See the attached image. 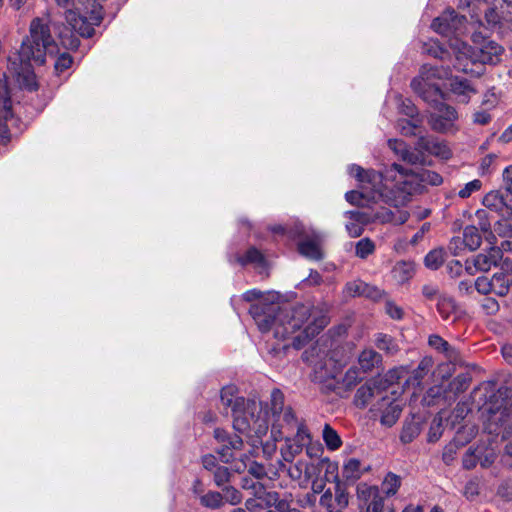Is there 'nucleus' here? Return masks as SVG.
I'll return each mask as SVG.
<instances>
[{
    "label": "nucleus",
    "instance_id": "f257e3e1",
    "mask_svg": "<svg viewBox=\"0 0 512 512\" xmlns=\"http://www.w3.org/2000/svg\"><path fill=\"white\" fill-rule=\"evenodd\" d=\"M242 299L246 302L258 301L251 305L249 313L260 331L267 332L273 329L275 338L286 339L305 325L304 329L293 338L292 346L295 349H301L329 322L327 316L316 315L312 306L308 304L282 307L274 300L264 297L258 289L246 291Z\"/></svg>",
    "mask_w": 512,
    "mask_h": 512
},
{
    "label": "nucleus",
    "instance_id": "f03ea898",
    "mask_svg": "<svg viewBox=\"0 0 512 512\" xmlns=\"http://www.w3.org/2000/svg\"><path fill=\"white\" fill-rule=\"evenodd\" d=\"M399 173L406 174V170L397 163H393L386 169L385 173H378L374 170H365L358 165L349 167V174L359 182V190H352L345 194L346 200L358 206H364L369 202H378L388 197L386 191L392 189L389 178Z\"/></svg>",
    "mask_w": 512,
    "mask_h": 512
},
{
    "label": "nucleus",
    "instance_id": "7ed1b4c3",
    "mask_svg": "<svg viewBox=\"0 0 512 512\" xmlns=\"http://www.w3.org/2000/svg\"><path fill=\"white\" fill-rule=\"evenodd\" d=\"M449 46L456 58L455 67L473 75L483 73V64H498L504 52V48L494 41H488L482 47L474 48L455 37L450 39Z\"/></svg>",
    "mask_w": 512,
    "mask_h": 512
},
{
    "label": "nucleus",
    "instance_id": "20e7f679",
    "mask_svg": "<svg viewBox=\"0 0 512 512\" xmlns=\"http://www.w3.org/2000/svg\"><path fill=\"white\" fill-rule=\"evenodd\" d=\"M52 20L49 14L34 18L29 27L27 36L18 52V59L33 61L36 65H43L47 54H54L57 45L51 35Z\"/></svg>",
    "mask_w": 512,
    "mask_h": 512
},
{
    "label": "nucleus",
    "instance_id": "39448f33",
    "mask_svg": "<svg viewBox=\"0 0 512 512\" xmlns=\"http://www.w3.org/2000/svg\"><path fill=\"white\" fill-rule=\"evenodd\" d=\"M65 9V18L72 30L83 37H91L94 27L100 25L102 7L96 0H55Z\"/></svg>",
    "mask_w": 512,
    "mask_h": 512
},
{
    "label": "nucleus",
    "instance_id": "423d86ee",
    "mask_svg": "<svg viewBox=\"0 0 512 512\" xmlns=\"http://www.w3.org/2000/svg\"><path fill=\"white\" fill-rule=\"evenodd\" d=\"M233 427L236 431L259 440L267 434L269 428L267 412L261 402L240 399L235 404Z\"/></svg>",
    "mask_w": 512,
    "mask_h": 512
},
{
    "label": "nucleus",
    "instance_id": "0eeeda50",
    "mask_svg": "<svg viewBox=\"0 0 512 512\" xmlns=\"http://www.w3.org/2000/svg\"><path fill=\"white\" fill-rule=\"evenodd\" d=\"M452 74L449 66L424 64L419 75L411 81V88L426 102H437L443 98L439 80L448 79Z\"/></svg>",
    "mask_w": 512,
    "mask_h": 512
},
{
    "label": "nucleus",
    "instance_id": "6e6552de",
    "mask_svg": "<svg viewBox=\"0 0 512 512\" xmlns=\"http://www.w3.org/2000/svg\"><path fill=\"white\" fill-rule=\"evenodd\" d=\"M485 25L504 36L512 23V0H485Z\"/></svg>",
    "mask_w": 512,
    "mask_h": 512
},
{
    "label": "nucleus",
    "instance_id": "1a4fd4ad",
    "mask_svg": "<svg viewBox=\"0 0 512 512\" xmlns=\"http://www.w3.org/2000/svg\"><path fill=\"white\" fill-rule=\"evenodd\" d=\"M434 105L435 111L429 115L428 123L438 133H448L456 130L458 113L454 107L447 105L440 100L429 102Z\"/></svg>",
    "mask_w": 512,
    "mask_h": 512
},
{
    "label": "nucleus",
    "instance_id": "9d476101",
    "mask_svg": "<svg viewBox=\"0 0 512 512\" xmlns=\"http://www.w3.org/2000/svg\"><path fill=\"white\" fill-rule=\"evenodd\" d=\"M402 411V403L398 400L397 392L386 390L371 407V412L381 415V423L392 426L398 420Z\"/></svg>",
    "mask_w": 512,
    "mask_h": 512
},
{
    "label": "nucleus",
    "instance_id": "9b49d317",
    "mask_svg": "<svg viewBox=\"0 0 512 512\" xmlns=\"http://www.w3.org/2000/svg\"><path fill=\"white\" fill-rule=\"evenodd\" d=\"M503 251L512 252V241L506 240L501 243V247H491L484 253L478 254L472 261L466 262V269L471 271L473 265L477 271H488L503 259Z\"/></svg>",
    "mask_w": 512,
    "mask_h": 512
},
{
    "label": "nucleus",
    "instance_id": "f8f14e48",
    "mask_svg": "<svg viewBox=\"0 0 512 512\" xmlns=\"http://www.w3.org/2000/svg\"><path fill=\"white\" fill-rule=\"evenodd\" d=\"M466 18L459 16L455 10L446 9L440 16L435 18L431 28L438 34L450 36L452 34H461L464 31Z\"/></svg>",
    "mask_w": 512,
    "mask_h": 512
},
{
    "label": "nucleus",
    "instance_id": "ddd939ff",
    "mask_svg": "<svg viewBox=\"0 0 512 512\" xmlns=\"http://www.w3.org/2000/svg\"><path fill=\"white\" fill-rule=\"evenodd\" d=\"M319 504L328 512H342L349 504V495L344 485L337 481L333 490L330 488L325 490L320 497Z\"/></svg>",
    "mask_w": 512,
    "mask_h": 512
},
{
    "label": "nucleus",
    "instance_id": "4468645a",
    "mask_svg": "<svg viewBox=\"0 0 512 512\" xmlns=\"http://www.w3.org/2000/svg\"><path fill=\"white\" fill-rule=\"evenodd\" d=\"M214 438L219 444H221V447L217 452L220 455L221 461L224 463H229L232 461L234 457L232 452L233 450L237 451L242 449V439L237 435H230L223 429L216 428L214 430Z\"/></svg>",
    "mask_w": 512,
    "mask_h": 512
},
{
    "label": "nucleus",
    "instance_id": "2eb2a0df",
    "mask_svg": "<svg viewBox=\"0 0 512 512\" xmlns=\"http://www.w3.org/2000/svg\"><path fill=\"white\" fill-rule=\"evenodd\" d=\"M416 149L445 160L452 156L447 143L433 136H420L416 142Z\"/></svg>",
    "mask_w": 512,
    "mask_h": 512
},
{
    "label": "nucleus",
    "instance_id": "dca6fc26",
    "mask_svg": "<svg viewBox=\"0 0 512 512\" xmlns=\"http://www.w3.org/2000/svg\"><path fill=\"white\" fill-rule=\"evenodd\" d=\"M385 391L386 390H381L375 382H366L357 389L354 395V404L358 408L363 409L370 404L372 399L377 398L378 400Z\"/></svg>",
    "mask_w": 512,
    "mask_h": 512
},
{
    "label": "nucleus",
    "instance_id": "f3484780",
    "mask_svg": "<svg viewBox=\"0 0 512 512\" xmlns=\"http://www.w3.org/2000/svg\"><path fill=\"white\" fill-rule=\"evenodd\" d=\"M20 63L12 62V69L17 75L18 82L26 89L33 91L37 89L35 74L32 70L33 61H24L19 59Z\"/></svg>",
    "mask_w": 512,
    "mask_h": 512
},
{
    "label": "nucleus",
    "instance_id": "a211bd4d",
    "mask_svg": "<svg viewBox=\"0 0 512 512\" xmlns=\"http://www.w3.org/2000/svg\"><path fill=\"white\" fill-rule=\"evenodd\" d=\"M415 275V264L412 261L401 260L395 263L391 270L393 280L403 285L408 283Z\"/></svg>",
    "mask_w": 512,
    "mask_h": 512
},
{
    "label": "nucleus",
    "instance_id": "6ab92c4d",
    "mask_svg": "<svg viewBox=\"0 0 512 512\" xmlns=\"http://www.w3.org/2000/svg\"><path fill=\"white\" fill-rule=\"evenodd\" d=\"M388 146L392 149L403 161L410 164H418L423 161V156L419 153L413 152L408 149L405 142L397 139L388 140Z\"/></svg>",
    "mask_w": 512,
    "mask_h": 512
},
{
    "label": "nucleus",
    "instance_id": "aec40b11",
    "mask_svg": "<svg viewBox=\"0 0 512 512\" xmlns=\"http://www.w3.org/2000/svg\"><path fill=\"white\" fill-rule=\"evenodd\" d=\"M299 252L310 259L319 260L322 258L321 252V237L314 235L313 237H307L298 244Z\"/></svg>",
    "mask_w": 512,
    "mask_h": 512
},
{
    "label": "nucleus",
    "instance_id": "412c9836",
    "mask_svg": "<svg viewBox=\"0 0 512 512\" xmlns=\"http://www.w3.org/2000/svg\"><path fill=\"white\" fill-rule=\"evenodd\" d=\"M382 363V356L372 348L364 349L358 356V365L363 373L372 372Z\"/></svg>",
    "mask_w": 512,
    "mask_h": 512
},
{
    "label": "nucleus",
    "instance_id": "4be33fe9",
    "mask_svg": "<svg viewBox=\"0 0 512 512\" xmlns=\"http://www.w3.org/2000/svg\"><path fill=\"white\" fill-rule=\"evenodd\" d=\"M428 344L431 348L444 354V356L450 361H456L458 359V351L441 336L437 334L430 335L428 338Z\"/></svg>",
    "mask_w": 512,
    "mask_h": 512
},
{
    "label": "nucleus",
    "instance_id": "5701e85b",
    "mask_svg": "<svg viewBox=\"0 0 512 512\" xmlns=\"http://www.w3.org/2000/svg\"><path fill=\"white\" fill-rule=\"evenodd\" d=\"M315 350L316 349L313 348L311 350L304 351V353L302 354V359L305 362L309 363L310 366L313 367L316 379H318L319 381H322L326 378L331 377L332 373L330 371H328V369L326 367V362H323L322 359H320V360L314 359V351Z\"/></svg>",
    "mask_w": 512,
    "mask_h": 512
},
{
    "label": "nucleus",
    "instance_id": "b1692460",
    "mask_svg": "<svg viewBox=\"0 0 512 512\" xmlns=\"http://www.w3.org/2000/svg\"><path fill=\"white\" fill-rule=\"evenodd\" d=\"M493 293L498 296H506L512 291V274L498 272L492 276Z\"/></svg>",
    "mask_w": 512,
    "mask_h": 512
},
{
    "label": "nucleus",
    "instance_id": "393cba45",
    "mask_svg": "<svg viewBox=\"0 0 512 512\" xmlns=\"http://www.w3.org/2000/svg\"><path fill=\"white\" fill-rule=\"evenodd\" d=\"M451 91L459 98L463 103H467L471 95L476 93V90L470 85L466 79L455 78L452 80Z\"/></svg>",
    "mask_w": 512,
    "mask_h": 512
},
{
    "label": "nucleus",
    "instance_id": "a878e982",
    "mask_svg": "<svg viewBox=\"0 0 512 512\" xmlns=\"http://www.w3.org/2000/svg\"><path fill=\"white\" fill-rule=\"evenodd\" d=\"M422 123L423 121L419 116L410 119H399L397 128L404 136H417L420 133Z\"/></svg>",
    "mask_w": 512,
    "mask_h": 512
},
{
    "label": "nucleus",
    "instance_id": "bb28decb",
    "mask_svg": "<svg viewBox=\"0 0 512 512\" xmlns=\"http://www.w3.org/2000/svg\"><path fill=\"white\" fill-rule=\"evenodd\" d=\"M482 243V236L479 233L476 225H469L464 228L463 231V244L464 247L470 251H474L480 247Z\"/></svg>",
    "mask_w": 512,
    "mask_h": 512
},
{
    "label": "nucleus",
    "instance_id": "cd10ccee",
    "mask_svg": "<svg viewBox=\"0 0 512 512\" xmlns=\"http://www.w3.org/2000/svg\"><path fill=\"white\" fill-rule=\"evenodd\" d=\"M437 310L444 320H454L456 317V303L452 297L446 294L437 301Z\"/></svg>",
    "mask_w": 512,
    "mask_h": 512
},
{
    "label": "nucleus",
    "instance_id": "c85d7f7f",
    "mask_svg": "<svg viewBox=\"0 0 512 512\" xmlns=\"http://www.w3.org/2000/svg\"><path fill=\"white\" fill-rule=\"evenodd\" d=\"M483 205L492 211L502 212L506 207L503 195L499 191H490L483 198Z\"/></svg>",
    "mask_w": 512,
    "mask_h": 512
},
{
    "label": "nucleus",
    "instance_id": "c756f323",
    "mask_svg": "<svg viewBox=\"0 0 512 512\" xmlns=\"http://www.w3.org/2000/svg\"><path fill=\"white\" fill-rule=\"evenodd\" d=\"M287 473L292 480H300L304 476L307 481L312 476L310 472V465L303 460H299L295 464L291 465L287 469Z\"/></svg>",
    "mask_w": 512,
    "mask_h": 512
},
{
    "label": "nucleus",
    "instance_id": "7c9ffc66",
    "mask_svg": "<svg viewBox=\"0 0 512 512\" xmlns=\"http://www.w3.org/2000/svg\"><path fill=\"white\" fill-rule=\"evenodd\" d=\"M237 262L245 266L247 264H255L257 266L265 265V258L263 254L256 249L255 247H251L247 250V252L243 256L237 257Z\"/></svg>",
    "mask_w": 512,
    "mask_h": 512
},
{
    "label": "nucleus",
    "instance_id": "2f4dec72",
    "mask_svg": "<svg viewBox=\"0 0 512 512\" xmlns=\"http://www.w3.org/2000/svg\"><path fill=\"white\" fill-rule=\"evenodd\" d=\"M322 437L327 448L331 451L339 449L342 445V440L339 434L329 424H325Z\"/></svg>",
    "mask_w": 512,
    "mask_h": 512
},
{
    "label": "nucleus",
    "instance_id": "473e14b6",
    "mask_svg": "<svg viewBox=\"0 0 512 512\" xmlns=\"http://www.w3.org/2000/svg\"><path fill=\"white\" fill-rule=\"evenodd\" d=\"M423 52L441 60H445L450 56L449 51L441 46L438 40H429L424 43Z\"/></svg>",
    "mask_w": 512,
    "mask_h": 512
},
{
    "label": "nucleus",
    "instance_id": "72a5a7b5",
    "mask_svg": "<svg viewBox=\"0 0 512 512\" xmlns=\"http://www.w3.org/2000/svg\"><path fill=\"white\" fill-rule=\"evenodd\" d=\"M237 389L235 386H226L221 390L220 400L225 408H231L232 415L234 414V408L236 402L244 397L236 396Z\"/></svg>",
    "mask_w": 512,
    "mask_h": 512
},
{
    "label": "nucleus",
    "instance_id": "f704fd0d",
    "mask_svg": "<svg viewBox=\"0 0 512 512\" xmlns=\"http://www.w3.org/2000/svg\"><path fill=\"white\" fill-rule=\"evenodd\" d=\"M487 410L490 414L489 421L495 423L496 425H503L506 422V419L509 416L510 412H512V404L510 405V407L490 406Z\"/></svg>",
    "mask_w": 512,
    "mask_h": 512
},
{
    "label": "nucleus",
    "instance_id": "c9c22d12",
    "mask_svg": "<svg viewBox=\"0 0 512 512\" xmlns=\"http://www.w3.org/2000/svg\"><path fill=\"white\" fill-rule=\"evenodd\" d=\"M445 252L443 249H433L424 258V264L428 269L437 270L444 263Z\"/></svg>",
    "mask_w": 512,
    "mask_h": 512
},
{
    "label": "nucleus",
    "instance_id": "e433bc0d",
    "mask_svg": "<svg viewBox=\"0 0 512 512\" xmlns=\"http://www.w3.org/2000/svg\"><path fill=\"white\" fill-rule=\"evenodd\" d=\"M375 345L378 349L383 350L388 354H395L398 351L397 344L393 338L387 334H377L375 338Z\"/></svg>",
    "mask_w": 512,
    "mask_h": 512
},
{
    "label": "nucleus",
    "instance_id": "4c0bfd02",
    "mask_svg": "<svg viewBox=\"0 0 512 512\" xmlns=\"http://www.w3.org/2000/svg\"><path fill=\"white\" fill-rule=\"evenodd\" d=\"M319 467L325 470V481H334L337 483L338 479V464L331 461L329 458H323L319 461Z\"/></svg>",
    "mask_w": 512,
    "mask_h": 512
},
{
    "label": "nucleus",
    "instance_id": "58836bf2",
    "mask_svg": "<svg viewBox=\"0 0 512 512\" xmlns=\"http://www.w3.org/2000/svg\"><path fill=\"white\" fill-rule=\"evenodd\" d=\"M375 243L370 238H362L355 245V255L361 259H366L375 251Z\"/></svg>",
    "mask_w": 512,
    "mask_h": 512
},
{
    "label": "nucleus",
    "instance_id": "ea45409f",
    "mask_svg": "<svg viewBox=\"0 0 512 512\" xmlns=\"http://www.w3.org/2000/svg\"><path fill=\"white\" fill-rule=\"evenodd\" d=\"M200 503L207 508L217 509L223 505V496L216 491H209L200 497Z\"/></svg>",
    "mask_w": 512,
    "mask_h": 512
},
{
    "label": "nucleus",
    "instance_id": "a19ab883",
    "mask_svg": "<svg viewBox=\"0 0 512 512\" xmlns=\"http://www.w3.org/2000/svg\"><path fill=\"white\" fill-rule=\"evenodd\" d=\"M361 476V462L351 458L343 466V477L346 479H358Z\"/></svg>",
    "mask_w": 512,
    "mask_h": 512
},
{
    "label": "nucleus",
    "instance_id": "79ce46f5",
    "mask_svg": "<svg viewBox=\"0 0 512 512\" xmlns=\"http://www.w3.org/2000/svg\"><path fill=\"white\" fill-rule=\"evenodd\" d=\"M302 450V447L287 438L285 446L281 448V456L285 462L291 463Z\"/></svg>",
    "mask_w": 512,
    "mask_h": 512
},
{
    "label": "nucleus",
    "instance_id": "37998d69",
    "mask_svg": "<svg viewBox=\"0 0 512 512\" xmlns=\"http://www.w3.org/2000/svg\"><path fill=\"white\" fill-rule=\"evenodd\" d=\"M401 485V479L399 476L393 473L387 474L383 483L382 489L387 496L395 495Z\"/></svg>",
    "mask_w": 512,
    "mask_h": 512
},
{
    "label": "nucleus",
    "instance_id": "c03bdc74",
    "mask_svg": "<svg viewBox=\"0 0 512 512\" xmlns=\"http://www.w3.org/2000/svg\"><path fill=\"white\" fill-rule=\"evenodd\" d=\"M255 496L258 497L259 501L262 502L263 508H273L274 504L276 503L279 494L274 491L266 492L263 490L261 486L258 487V491H255Z\"/></svg>",
    "mask_w": 512,
    "mask_h": 512
},
{
    "label": "nucleus",
    "instance_id": "a18cd8bd",
    "mask_svg": "<svg viewBox=\"0 0 512 512\" xmlns=\"http://www.w3.org/2000/svg\"><path fill=\"white\" fill-rule=\"evenodd\" d=\"M417 177L420 182L423 184H428L431 186H439L443 183V178L440 174L430 170H421Z\"/></svg>",
    "mask_w": 512,
    "mask_h": 512
},
{
    "label": "nucleus",
    "instance_id": "49530a36",
    "mask_svg": "<svg viewBox=\"0 0 512 512\" xmlns=\"http://www.w3.org/2000/svg\"><path fill=\"white\" fill-rule=\"evenodd\" d=\"M212 475L215 485L217 487H223L226 483L230 481L232 473L227 467L219 465L212 472Z\"/></svg>",
    "mask_w": 512,
    "mask_h": 512
},
{
    "label": "nucleus",
    "instance_id": "de8ad7c7",
    "mask_svg": "<svg viewBox=\"0 0 512 512\" xmlns=\"http://www.w3.org/2000/svg\"><path fill=\"white\" fill-rule=\"evenodd\" d=\"M475 222L477 223L478 230L483 233H488L491 230L490 215L486 209H478L475 212Z\"/></svg>",
    "mask_w": 512,
    "mask_h": 512
},
{
    "label": "nucleus",
    "instance_id": "09e8293b",
    "mask_svg": "<svg viewBox=\"0 0 512 512\" xmlns=\"http://www.w3.org/2000/svg\"><path fill=\"white\" fill-rule=\"evenodd\" d=\"M296 428V435L294 436V438L291 439V441L298 444L300 447L305 448L307 444H310L311 435L308 432L306 426L302 422H300Z\"/></svg>",
    "mask_w": 512,
    "mask_h": 512
},
{
    "label": "nucleus",
    "instance_id": "8fccbe9b",
    "mask_svg": "<svg viewBox=\"0 0 512 512\" xmlns=\"http://www.w3.org/2000/svg\"><path fill=\"white\" fill-rule=\"evenodd\" d=\"M422 296L429 301L439 300L444 294L441 293L439 286L436 283H426L421 288Z\"/></svg>",
    "mask_w": 512,
    "mask_h": 512
},
{
    "label": "nucleus",
    "instance_id": "3c124183",
    "mask_svg": "<svg viewBox=\"0 0 512 512\" xmlns=\"http://www.w3.org/2000/svg\"><path fill=\"white\" fill-rule=\"evenodd\" d=\"M284 395L279 389L271 392V411L273 415H280L284 409Z\"/></svg>",
    "mask_w": 512,
    "mask_h": 512
},
{
    "label": "nucleus",
    "instance_id": "603ef678",
    "mask_svg": "<svg viewBox=\"0 0 512 512\" xmlns=\"http://www.w3.org/2000/svg\"><path fill=\"white\" fill-rule=\"evenodd\" d=\"M482 188V181L474 179L464 185L458 192L457 195L461 199L469 198L473 193L478 192Z\"/></svg>",
    "mask_w": 512,
    "mask_h": 512
},
{
    "label": "nucleus",
    "instance_id": "864d4df0",
    "mask_svg": "<svg viewBox=\"0 0 512 512\" xmlns=\"http://www.w3.org/2000/svg\"><path fill=\"white\" fill-rule=\"evenodd\" d=\"M432 366L433 359L431 357H424L418 364V367L413 371L414 378L417 381L422 380L427 375Z\"/></svg>",
    "mask_w": 512,
    "mask_h": 512
},
{
    "label": "nucleus",
    "instance_id": "5fc2aeb1",
    "mask_svg": "<svg viewBox=\"0 0 512 512\" xmlns=\"http://www.w3.org/2000/svg\"><path fill=\"white\" fill-rule=\"evenodd\" d=\"M223 500L225 499L227 502H229L232 505H236L241 502L242 495L240 491H238L236 488L232 486H225L223 487Z\"/></svg>",
    "mask_w": 512,
    "mask_h": 512
},
{
    "label": "nucleus",
    "instance_id": "6e6d98bb",
    "mask_svg": "<svg viewBox=\"0 0 512 512\" xmlns=\"http://www.w3.org/2000/svg\"><path fill=\"white\" fill-rule=\"evenodd\" d=\"M384 295H385V292L383 290H381L380 288H378L374 285H370L365 282V288H363V293H362L363 297L377 301V300H380L381 298H383Z\"/></svg>",
    "mask_w": 512,
    "mask_h": 512
},
{
    "label": "nucleus",
    "instance_id": "4d7b16f0",
    "mask_svg": "<svg viewBox=\"0 0 512 512\" xmlns=\"http://www.w3.org/2000/svg\"><path fill=\"white\" fill-rule=\"evenodd\" d=\"M363 288H365V282L361 280H355L346 284L345 292L348 296L351 297L362 296Z\"/></svg>",
    "mask_w": 512,
    "mask_h": 512
},
{
    "label": "nucleus",
    "instance_id": "13d9d810",
    "mask_svg": "<svg viewBox=\"0 0 512 512\" xmlns=\"http://www.w3.org/2000/svg\"><path fill=\"white\" fill-rule=\"evenodd\" d=\"M470 378L465 374L457 375L451 382V387L456 393L465 391L469 386Z\"/></svg>",
    "mask_w": 512,
    "mask_h": 512
},
{
    "label": "nucleus",
    "instance_id": "bf43d9fd",
    "mask_svg": "<svg viewBox=\"0 0 512 512\" xmlns=\"http://www.w3.org/2000/svg\"><path fill=\"white\" fill-rule=\"evenodd\" d=\"M475 288L481 294H489L493 293L492 288V278L489 279L487 277H478L475 281Z\"/></svg>",
    "mask_w": 512,
    "mask_h": 512
},
{
    "label": "nucleus",
    "instance_id": "052dcab7",
    "mask_svg": "<svg viewBox=\"0 0 512 512\" xmlns=\"http://www.w3.org/2000/svg\"><path fill=\"white\" fill-rule=\"evenodd\" d=\"M73 59L68 53H62L55 61L54 67L58 73H61L72 65Z\"/></svg>",
    "mask_w": 512,
    "mask_h": 512
},
{
    "label": "nucleus",
    "instance_id": "680f3d73",
    "mask_svg": "<svg viewBox=\"0 0 512 512\" xmlns=\"http://www.w3.org/2000/svg\"><path fill=\"white\" fill-rule=\"evenodd\" d=\"M399 110H400V113H402L403 115H405L409 118L419 116L417 108L412 103V101L409 99L401 100V104L399 105Z\"/></svg>",
    "mask_w": 512,
    "mask_h": 512
},
{
    "label": "nucleus",
    "instance_id": "e2e57ef3",
    "mask_svg": "<svg viewBox=\"0 0 512 512\" xmlns=\"http://www.w3.org/2000/svg\"><path fill=\"white\" fill-rule=\"evenodd\" d=\"M360 380L359 370L355 367L349 368L343 378V383L347 387L356 385Z\"/></svg>",
    "mask_w": 512,
    "mask_h": 512
},
{
    "label": "nucleus",
    "instance_id": "0e129e2a",
    "mask_svg": "<svg viewBox=\"0 0 512 512\" xmlns=\"http://www.w3.org/2000/svg\"><path fill=\"white\" fill-rule=\"evenodd\" d=\"M417 435L418 428L413 424H409L403 428L400 439L403 443H410Z\"/></svg>",
    "mask_w": 512,
    "mask_h": 512
},
{
    "label": "nucleus",
    "instance_id": "69168bd1",
    "mask_svg": "<svg viewBox=\"0 0 512 512\" xmlns=\"http://www.w3.org/2000/svg\"><path fill=\"white\" fill-rule=\"evenodd\" d=\"M385 311L392 319L400 320L403 318L402 308L392 301H387L385 303Z\"/></svg>",
    "mask_w": 512,
    "mask_h": 512
},
{
    "label": "nucleus",
    "instance_id": "338daca9",
    "mask_svg": "<svg viewBox=\"0 0 512 512\" xmlns=\"http://www.w3.org/2000/svg\"><path fill=\"white\" fill-rule=\"evenodd\" d=\"M346 216H348L351 221L360 223L362 225H366L370 220L369 215L359 210L348 211L346 212Z\"/></svg>",
    "mask_w": 512,
    "mask_h": 512
},
{
    "label": "nucleus",
    "instance_id": "774afa93",
    "mask_svg": "<svg viewBox=\"0 0 512 512\" xmlns=\"http://www.w3.org/2000/svg\"><path fill=\"white\" fill-rule=\"evenodd\" d=\"M495 231L502 237H511L512 225L507 221H498L495 224Z\"/></svg>",
    "mask_w": 512,
    "mask_h": 512
}]
</instances>
